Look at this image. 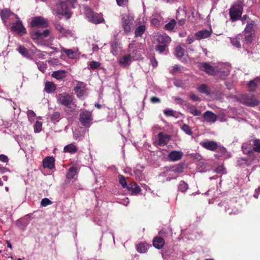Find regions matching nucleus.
Listing matches in <instances>:
<instances>
[{
    "label": "nucleus",
    "mask_w": 260,
    "mask_h": 260,
    "mask_svg": "<svg viewBox=\"0 0 260 260\" xmlns=\"http://www.w3.org/2000/svg\"><path fill=\"white\" fill-rule=\"evenodd\" d=\"M84 13L89 21L94 24H99L104 22L105 20L101 14L93 12L87 6H84Z\"/></svg>",
    "instance_id": "f257e3e1"
},
{
    "label": "nucleus",
    "mask_w": 260,
    "mask_h": 260,
    "mask_svg": "<svg viewBox=\"0 0 260 260\" xmlns=\"http://www.w3.org/2000/svg\"><path fill=\"white\" fill-rule=\"evenodd\" d=\"M239 101L244 105L249 107H254L259 104L257 99L253 94H244L239 98Z\"/></svg>",
    "instance_id": "f03ea898"
},
{
    "label": "nucleus",
    "mask_w": 260,
    "mask_h": 260,
    "mask_svg": "<svg viewBox=\"0 0 260 260\" xmlns=\"http://www.w3.org/2000/svg\"><path fill=\"white\" fill-rule=\"evenodd\" d=\"M92 114L90 111L85 110L81 112L79 114V120L82 125L86 128L90 126L92 123Z\"/></svg>",
    "instance_id": "7ed1b4c3"
},
{
    "label": "nucleus",
    "mask_w": 260,
    "mask_h": 260,
    "mask_svg": "<svg viewBox=\"0 0 260 260\" xmlns=\"http://www.w3.org/2000/svg\"><path fill=\"white\" fill-rule=\"evenodd\" d=\"M221 208L220 211L222 209H224L225 212L229 215H236L239 212V211L234 205V203L232 201H224L220 202L218 205Z\"/></svg>",
    "instance_id": "20e7f679"
},
{
    "label": "nucleus",
    "mask_w": 260,
    "mask_h": 260,
    "mask_svg": "<svg viewBox=\"0 0 260 260\" xmlns=\"http://www.w3.org/2000/svg\"><path fill=\"white\" fill-rule=\"evenodd\" d=\"M71 7H73V5L70 6L64 1H60L56 9V13L58 15L64 16L67 19H69L71 16L70 12V8Z\"/></svg>",
    "instance_id": "39448f33"
},
{
    "label": "nucleus",
    "mask_w": 260,
    "mask_h": 260,
    "mask_svg": "<svg viewBox=\"0 0 260 260\" xmlns=\"http://www.w3.org/2000/svg\"><path fill=\"white\" fill-rule=\"evenodd\" d=\"M57 99L58 103L68 108H71V105H74L73 96L67 92L58 94Z\"/></svg>",
    "instance_id": "423d86ee"
},
{
    "label": "nucleus",
    "mask_w": 260,
    "mask_h": 260,
    "mask_svg": "<svg viewBox=\"0 0 260 260\" xmlns=\"http://www.w3.org/2000/svg\"><path fill=\"white\" fill-rule=\"evenodd\" d=\"M243 7L240 4H235L230 10V16L232 21L239 19L242 15Z\"/></svg>",
    "instance_id": "0eeeda50"
},
{
    "label": "nucleus",
    "mask_w": 260,
    "mask_h": 260,
    "mask_svg": "<svg viewBox=\"0 0 260 260\" xmlns=\"http://www.w3.org/2000/svg\"><path fill=\"white\" fill-rule=\"evenodd\" d=\"M121 24L124 33L128 34L131 31V25L133 24V19L129 15L123 14L121 15Z\"/></svg>",
    "instance_id": "6e6552de"
},
{
    "label": "nucleus",
    "mask_w": 260,
    "mask_h": 260,
    "mask_svg": "<svg viewBox=\"0 0 260 260\" xmlns=\"http://www.w3.org/2000/svg\"><path fill=\"white\" fill-rule=\"evenodd\" d=\"M200 69L210 76H216L218 71L217 69L210 65L208 62H203L200 63Z\"/></svg>",
    "instance_id": "1a4fd4ad"
},
{
    "label": "nucleus",
    "mask_w": 260,
    "mask_h": 260,
    "mask_svg": "<svg viewBox=\"0 0 260 260\" xmlns=\"http://www.w3.org/2000/svg\"><path fill=\"white\" fill-rule=\"evenodd\" d=\"M31 26L33 27H47L48 26L47 20L42 17H34L31 21Z\"/></svg>",
    "instance_id": "9d476101"
},
{
    "label": "nucleus",
    "mask_w": 260,
    "mask_h": 260,
    "mask_svg": "<svg viewBox=\"0 0 260 260\" xmlns=\"http://www.w3.org/2000/svg\"><path fill=\"white\" fill-rule=\"evenodd\" d=\"M50 31L49 29L37 30L31 33V37L33 40L43 39L49 36Z\"/></svg>",
    "instance_id": "9b49d317"
},
{
    "label": "nucleus",
    "mask_w": 260,
    "mask_h": 260,
    "mask_svg": "<svg viewBox=\"0 0 260 260\" xmlns=\"http://www.w3.org/2000/svg\"><path fill=\"white\" fill-rule=\"evenodd\" d=\"M11 29L21 36L24 35L26 32V29L23 26L21 21L19 19L13 24L11 26Z\"/></svg>",
    "instance_id": "f8f14e48"
},
{
    "label": "nucleus",
    "mask_w": 260,
    "mask_h": 260,
    "mask_svg": "<svg viewBox=\"0 0 260 260\" xmlns=\"http://www.w3.org/2000/svg\"><path fill=\"white\" fill-rule=\"evenodd\" d=\"M171 136L160 132L157 135V141L155 142L157 145L163 146L166 145L170 140Z\"/></svg>",
    "instance_id": "ddd939ff"
},
{
    "label": "nucleus",
    "mask_w": 260,
    "mask_h": 260,
    "mask_svg": "<svg viewBox=\"0 0 260 260\" xmlns=\"http://www.w3.org/2000/svg\"><path fill=\"white\" fill-rule=\"evenodd\" d=\"M200 145L204 148L212 151H216L218 148L217 142L213 141L201 142Z\"/></svg>",
    "instance_id": "4468645a"
},
{
    "label": "nucleus",
    "mask_w": 260,
    "mask_h": 260,
    "mask_svg": "<svg viewBox=\"0 0 260 260\" xmlns=\"http://www.w3.org/2000/svg\"><path fill=\"white\" fill-rule=\"evenodd\" d=\"M12 15H14L15 16L17 19H18L17 15L14 14L12 11H10L9 9H4L0 12V16L1 17L4 23H6L7 20L9 18V17Z\"/></svg>",
    "instance_id": "2eb2a0df"
},
{
    "label": "nucleus",
    "mask_w": 260,
    "mask_h": 260,
    "mask_svg": "<svg viewBox=\"0 0 260 260\" xmlns=\"http://www.w3.org/2000/svg\"><path fill=\"white\" fill-rule=\"evenodd\" d=\"M54 158L51 156L46 157L43 161V166L44 168H47L52 169L54 167Z\"/></svg>",
    "instance_id": "dca6fc26"
},
{
    "label": "nucleus",
    "mask_w": 260,
    "mask_h": 260,
    "mask_svg": "<svg viewBox=\"0 0 260 260\" xmlns=\"http://www.w3.org/2000/svg\"><path fill=\"white\" fill-rule=\"evenodd\" d=\"M203 117L208 122H215L217 119V116L210 111H207L203 114Z\"/></svg>",
    "instance_id": "f3484780"
},
{
    "label": "nucleus",
    "mask_w": 260,
    "mask_h": 260,
    "mask_svg": "<svg viewBox=\"0 0 260 260\" xmlns=\"http://www.w3.org/2000/svg\"><path fill=\"white\" fill-rule=\"evenodd\" d=\"M212 30L204 29L197 32L195 34L197 39L201 40L209 37L211 35Z\"/></svg>",
    "instance_id": "a211bd4d"
},
{
    "label": "nucleus",
    "mask_w": 260,
    "mask_h": 260,
    "mask_svg": "<svg viewBox=\"0 0 260 260\" xmlns=\"http://www.w3.org/2000/svg\"><path fill=\"white\" fill-rule=\"evenodd\" d=\"M258 82H260V77H256L254 79L250 80L248 83L249 91L254 92L256 90Z\"/></svg>",
    "instance_id": "6ab92c4d"
},
{
    "label": "nucleus",
    "mask_w": 260,
    "mask_h": 260,
    "mask_svg": "<svg viewBox=\"0 0 260 260\" xmlns=\"http://www.w3.org/2000/svg\"><path fill=\"white\" fill-rule=\"evenodd\" d=\"M74 91L78 97L82 96L85 92V86L84 85V83L81 82L78 84L77 86L75 87Z\"/></svg>",
    "instance_id": "aec40b11"
},
{
    "label": "nucleus",
    "mask_w": 260,
    "mask_h": 260,
    "mask_svg": "<svg viewBox=\"0 0 260 260\" xmlns=\"http://www.w3.org/2000/svg\"><path fill=\"white\" fill-rule=\"evenodd\" d=\"M56 89V85L50 81H47L45 84L44 90L48 93L54 92Z\"/></svg>",
    "instance_id": "412c9836"
},
{
    "label": "nucleus",
    "mask_w": 260,
    "mask_h": 260,
    "mask_svg": "<svg viewBox=\"0 0 260 260\" xmlns=\"http://www.w3.org/2000/svg\"><path fill=\"white\" fill-rule=\"evenodd\" d=\"M19 52L24 57L29 59H32V55L29 50H28L24 46H20L18 49Z\"/></svg>",
    "instance_id": "4be33fe9"
},
{
    "label": "nucleus",
    "mask_w": 260,
    "mask_h": 260,
    "mask_svg": "<svg viewBox=\"0 0 260 260\" xmlns=\"http://www.w3.org/2000/svg\"><path fill=\"white\" fill-rule=\"evenodd\" d=\"M153 245L157 249H160L165 245V241L161 237H155L153 240Z\"/></svg>",
    "instance_id": "5701e85b"
},
{
    "label": "nucleus",
    "mask_w": 260,
    "mask_h": 260,
    "mask_svg": "<svg viewBox=\"0 0 260 260\" xmlns=\"http://www.w3.org/2000/svg\"><path fill=\"white\" fill-rule=\"evenodd\" d=\"M131 61V55L128 54L121 57L119 60V63L123 67H126L129 65Z\"/></svg>",
    "instance_id": "b1692460"
},
{
    "label": "nucleus",
    "mask_w": 260,
    "mask_h": 260,
    "mask_svg": "<svg viewBox=\"0 0 260 260\" xmlns=\"http://www.w3.org/2000/svg\"><path fill=\"white\" fill-rule=\"evenodd\" d=\"M129 191H132V194H137L141 191V189L136 183H131L128 184L127 188Z\"/></svg>",
    "instance_id": "393cba45"
},
{
    "label": "nucleus",
    "mask_w": 260,
    "mask_h": 260,
    "mask_svg": "<svg viewBox=\"0 0 260 260\" xmlns=\"http://www.w3.org/2000/svg\"><path fill=\"white\" fill-rule=\"evenodd\" d=\"M231 42L232 45L238 48H241L240 41L243 39V35H238L236 37L231 38Z\"/></svg>",
    "instance_id": "a878e982"
},
{
    "label": "nucleus",
    "mask_w": 260,
    "mask_h": 260,
    "mask_svg": "<svg viewBox=\"0 0 260 260\" xmlns=\"http://www.w3.org/2000/svg\"><path fill=\"white\" fill-rule=\"evenodd\" d=\"M169 175L172 176L171 178H176L179 176V166H173L168 171Z\"/></svg>",
    "instance_id": "bb28decb"
},
{
    "label": "nucleus",
    "mask_w": 260,
    "mask_h": 260,
    "mask_svg": "<svg viewBox=\"0 0 260 260\" xmlns=\"http://www.w3.org/2000/svg\"><path fill=\"white\" fill-rule=\"evenodd\" d=\"M66 72L64 70L54 71L52 74V77L57 80H60L66 77Z\"/></svg>",
    "instance_id": "cd10ccee"
},
{
    "label": "nucleus",
    "mask_w": 260,
    "mask_h": 260,
    "mask_svg": "<svg viewBox=\"0 0 260 260\" xmlns=\"http://www.w3.org/2000/svg\"><path fill=\"white\" fill-rule=\"evenodd\" d=\"M198 91L201 93L209 95L211 94V90L208 88L207 85L205 84H202L198 87Z\"/></svg>",
    "instance_id": "c85d7f7f"
},
{
    "label": "nucleus",
    "mask_w": 260,
    "mask_h": 260,
    "mask_svg": "<svg viewBox=\"0 0 260 260\" xmlns=\"http://www.w3.org/2000/svg\"><path fill=\"white\" fill-rule=\"evenodd\" d=\"M77 150V148L73 144L67 145L63 148L64 152H69L70 153H75Z\"/></svg>",
    "instance_id": "c756f323"
},
{
    "label": "nucleus",
    "mask_w": 260,
    "mask_h": 260,
    "mask_svg": "<svg viewBox=\"0 0 260 260\" xmlns=\"http://www.w3.org/2000/svg\"><path fill=\"white\" fill-rule=\"evenodd\" d=\"M77 174V168L75 167L70 168L67 174V178L69 179H74Z\"/></svg>",
    "instance_id": "7c9ffc66"
},
{
    "label": "nucleus",
    "mask_w": 260,
    "mask_h": 260,
    "mask_svg": "<svg viewBox=\"0 0 260 260\" xmlns=\"http://www.w3.org/2000/svg\"><path fill=\"white\" fill-rule=\"evenodd\" d=\"M158 42L159 43L163 45H166L171 41V38L166 35H160L157 38Z\"/></svg>",
    "instance_id": "2f4dec72"
},
{
    "label": "nucleus",
    "mask_w": 260,
    "mask_h": 260,
    "mask_svg": "<svg viewBox=\"0 0 260 260\" xmlns=\"http://www.w3.org/2000/svg\"><path fill=\"white\" fill-rule=\"evenodd\" d=\"M54 26L57 30L63 35L70 33V31L64 28L58 22H55Z\"/></svg>",
    "instance_id": "473e14b6"
},
{
    "label": "nucleus",
    "mask_w": 260,
    "mask_h": 260,
    "mask_svg": "<svg viewBox=\"0 0 260 260\" xmlns=\"http://www.w3.org/2000/svg\"><path fill=\"white\" fill-rule=\"evenodd\" d=\"M146 26L145 25H141L136 28L135 36L136 37H141L145 32Z\"/></svg>",
    "instance_id": "72a5a7b5"
},
{
    "label": "nucleus",
    "mask_w": 260,
    "mask_h": 260,
    "mask_svg": "<svg viewBox=\"0 0 260 260\" xmlns=\"http://www.w3.org/2000/svg\"><path fill=\"white\" fill-rule=\"evenodd\" d=\"M252 151L260 153V140L255 139L253 140Z\"/></svg>",
    "instance_id": "f704fd0d"
},
{
    "label": "nucleus",
    "mask_w": 260,
    "mask_h": 260,
    "mask_svg": "<svg viewBox=\"0 0 260 260\" xmlns=\"http://www.w3.org/2000/svg\"><path fill=\"white\" fill-rule=\"evenodd\" d=\"M61 50V51L65 53L69 57H70L71 58H75L76 52L74 51H73L72 49H66L63 47H62Z\"/></svg>",
    "instance_id": "c9c22d12"
},
{
    "label": "nucleus",
    "mask_w": 260,
    "mask_h": 260,
    "mask_svg": "<svg viewBox=\"0 0 260 260\" xmlns=\"http://www.w3.org/2000/svg\"><path fill=\"white\" fill-rule=\"evenodd\" d=\"M176 25V22L174 19L171 20L164 26V28L167 30H172Z\"/></svg>",
    "instance_id": "e433bc0d"
},
{
    "label": "nucleus",
    "mask_w": 260,
    "mask_h": 260,
    "mask_svg": "<svg viewBox=\"0 0 260 260\" xmlns=\"http://www.w3.org/2000/svg\"><path fill=\"white\" fill-rule=\"evenodd\" d=\"M244 41H245L246 43L249 44L252 42L253 38L254 36V34H252L251 32H244Z\"/></svg>",
    "instance_id": "4c0bfd02"
},
{
    "label": "nucleus",
    "mask_w": 260,
    "mask_h": 260,
    "mask_svg": "<svg viewBox=\"0 0 260 260\" xmlns=\"http://www.w3.org/2000/svg\"><path fill=\"white\" fill-rule=\"evenodd\" d=\"M187 111L193 116H199L201 114V112L197 109L194 106H188L187 107Z\"/></svg>",
    "instance_id": "58836bf2"
},
{
    "label": "nucleus",
    "mask_w": 260,
    "mask_h": 260,
    "mask_svg": "<svg viewBox=\"0 0 260 260\" xmlns=\"http://www.w3.org/2000/svg\"><path fill=\"white\" fill-rule=\"evenodd\" d=\"M119 183L123 188H127L128 184H127L125 178L121 175L118 176Z\"/></svg>",
    "instance_id": "ea45409f"
},
{
    "label": "nucleus",
    "mask_w": 260,
    "mask_h": 260,
    "mask_svg": "<svg viewBox=\"0 0 260 260\" xmlns=\"http://www.w3.org/2000/svg\"><path fill=\"white\" fill-rule=\"evenodd\" d=\"M169 159L173 161L179 159V151H174L170 153L169 154Z\"/></svg>",
    "instance_id": "a19ab883"
},
{
    "label": "nucleus",
    "mask_w": 260,
    "mask_h": 260,
    "mask_svg": "<svg viewBox=\"0 0 260 260\" xmlns=\"http://www.w3.org/2000/svg\"><path fill=\"white\" fill-rule=\"evenodd\" d=\"M137 250L140 253H145L147 250V246L143 243H140L137 246Z\"/></svg>",
    "instance_id": "79ce46f5"
},
{
    "label": "nucleus",
    "mask_w": 260,
    "mask_h": 260,
    "mask_svg": "<svg viewBox=\"0 0 260 260\" xmlns=\"http://www.w3.org/2000/svg\"><path fill=\"white\" fill-rule=\"evenodd\" d=\"M181 129L184 131L187 135L191 136L192 135V132L190 127L187 124H184L181 127Z\"/></svg>",
    "instance_id": "37998d69"
},
{
    "label": "nucleus",
    "mask_w": 260,
    "mask_h": 260,
    "mask_svg": "<svg viewBox=\"0 0 260 260\" xmlns=\"http://www.w3.org/2000/svg\"><path fill=\"white\" fill-rule=\"evenodd\" d=\"M254 30L253 28V24L252 23L247 24L244 29V32H251L252 34H254Z\"/></svg>",
    "instance_id": "c03bdc74"
},
{
    "label": "nucleus",
    "mask_w": 260,
    "mask_h": 260,
    "mask_svg": "<svg viewBox=\"0 0 260 260\" xmlns=\"http://www.w3.org/2000/svg\"><path fill=\"white\" fill-rule=\"evenodd\" d=\"M188 188V184L183 181H180V191L183 192Z\"/></svg>",
    "instance_id": "a18cd8bd"
},
{
    "label": "nucleus",
    "mask_w": 260,
    "mask_h": 260,
    "mask_svg": "<svg viewBox=\"0 0 260 260\" xmlns=\"http://www.w3.org/2000/svg\"><path fill=\"white\" fill-rule=\"evenodd\" d=\"M52 202L48 198H44L41 201V205L43 207H46L52 204Z\"/></svg>",
    "instance_id": "49530a36"
},
{
    "label": "nucleus",
    "mask_w": 260,
    "mask_h": 260,
    "mask_svg": "<svg viewBox=\"0 0 260 260\" xmlns=\"http://www.w3.org/2000/svg\"><path fill=\"white\" fill-rule=\"evenodd\" d=\"M242 148L244 152L249 153L252 152V148L247 143L243 144Z\"/></svg>",
    "instance_id": "de8ad7c7"
},
{
    "label": "nucleus",
    "mask_w": 260,
    "mask_h": 260,
    "mask_svg": "<svg viewBox=\"0 0 260 260\" xmlns=\"http://www.w3.org/2000/svg\"><path fill=\"white\" fill-rule=\"evenodd\" d=\"M89 66L92 70H95L101 66V63L95 61H92L90 62Z\"/></svg>",
    "instance_id": "09e8293b"
},
{
    "label": "nucleus",
    "mask_w": 260,
    "mask_h": 260,
    "mask_svg": "<svg viewBox=\"0 0 260 260\" xmlns=\"http://www.w3.org/2000/svg\"><path fill=\"white\" fill-rule=\"evenodd\" d=\"M42 122L37 121L35 124V131L36 133H39L42 130Z\"/></svg>",
    "instance_id": "8fccbe9b"
},
{
    "label": "nucleus",
    "mask_w": 260,
    "mask_h": 260,
    "mask_svg": "<svg viewBox=\"0 0 260 260\" xmlns=\"http://www.w3.org/2000/svg\"><path fill=\"white\" fill-rule=\"evenodd\" d=\"M166 48V45L159 44L156 46L155 49L159 53H161L164 52Z\"/></svg>",
    "instance_id": "3c124183"
},
{
    "label": "nucleus",
    "mask_w": 260,
    "mask_h": 260,
    "mask_svg": "<svg viewBox=\"0 0 260 260\" xmlns=\"http://www.w3.org/2000/svg\"><path fill=\"white\" fill-rule=\"evenodd\" d=\"M39 70L44 73L46 69V64L42 62H38L37 63Z\"/></svg>",
    "instance_id": "603ef678"
},
{
    "label": "nucleus",
    "mask_w": 260,
    "mask_h": 260,
    "mask_svg": "<svg viewBox=\"0 0 260 260\" xmlns=\"http://www.w3.org/2000/svg\"><path fill=\"white\" fill-rule=\"evenodd\" d=\"M60 117V113L58 112H54L51 116L52 120L58 121Z\"/></svg>",
    "instance_id": "864d4df0"
},
{
    "label": "nucleus",
    "mask_w": 260,
    "mask_h": 260,
    "mask_svg": "<svg viewBox=\"0 0 260 260\" xmlns=\"http://www.w3.org/2000/svg\"><path fill=\"white\" fill-rule=\"evenodd\" d=\"M151 23L155 27H158L160 25V20L157 18H153L151 20Z\"/></svg>",
    "instance_id": "5fc2aeb1"
},
{
    "label": "nucleus",
    "mask_w": 260,
    "mask_h": 260,
    "mask_svg": "<svg viewBox=\"0 0 260 260\" xmlns=\"http://www.w3.org/2000/svg\"><path fill=\"white\" fill-rule=\"evenodd\" d=\"M224 170H225V168H224V167L223 166H219L216 168L215 172L217 173L223 174V173H224Z\"/></svg>",
    "instance_id": "6e6d98bb"
},
{
    "label": "nucleus",
    "mask_w": 260,
    "mask_h": 260,
    "mask_svg": "<svg viewBox=\"0 0 260 260\" xmlns=\"http://www.w3.org/2000/svg\"><path fill=\"white\" fill-rule=\"evenodd\" d=\"M170 229L169 228L165 229L162 228L159 232V234L162 236H165L169 232H170Z\"/></svg>",
    "instance_id": "4d7b16f0"
},
{
    "label": "nucleus",
    "mask_w": 260,
    "mask_h": 260,
    "mask_svg": "<svg viewBox=\"0 0 260 260\" xmlns=\"http://www.w3.org/2000/svg\"><path fill=\"white\" fill-rule=\"evenodd\" d=\"M179 71V66L177 64H176L173 68L170 70V73L174 75L176 74Z\"/></svg>",
    "instance_id": "13d9d810"
},
{
    "label": "nucleus",
    "mask_w": 260,
    "mask_h": 260,
    "mask_svg": "<svg viewBox=\"0 0 260 260\" xmlns=\"http://www.w3.org/2000/svg\"><path fill=\"white\" fill-rule=\"evenodd\" d=\"M190 99L193 100V101H200L201 99L197 95H195L194 94L191 93L189 95Z\"/></svg>",
    "instance_id": "bf43d9fd"
},
{
    "label": "nucleus",
    "mask_w": 260,
    "mask_h": 260,
    "mask_svg": "<svg viewBox=\"0 0 260 260\" xmlns=\"http://www.w3.org/2000/svg\"><path fill=\"white\" fill-rule=\"evenodd\" d=\"M164 113L166 116H174V111L172 110H165L164 111Z\"/></svg>",
    "instance_id": "052dcab7"
},
{
    "label": "nucleus",
    "mask_w": 260,
    "mask_h": 260,
    "mask_svg": "<svg viewBox=\"0 0 260 260\" xmlns=\"http://www.w3.org/2000/svg\"><path fill=\"white\" fill-rule=\"evenodd\" d=\"M0 160L3 162H7L8 161V158L5 155L1 154L0 155Z\"/></svg>",
    "instance_id": "680f3d73"
},
{
    "label": "nucleus",
    "mask_w": 260,
    "mask_h": 260,
    "mask_svg": "<svg viewBox=\"0 0 260 260\" xmlns=\"http://www.w3.org/2000/svg\"><path fill=\"white\" fill-rule=\"evenodd\" d=\"M150 101L153 103H157L160 102V99L156 96H153L151 98Z\"/></svg>",
    "instance_id": "e2e57ef3"
},
{
    "label": "nucleus",
    "mask_w": 260,
    "mask_h": 260,
    "mask_svg": "<svg viewBox=\"0 0 260 260\" xmlns=\"http://www.w3.org/2000/svg\"><path fill=\"white\" fill-rule=\"evenodd\" d=\"M61 1H64L66 3H68V5L70 6H73L74 3L76 2V0H59Z\"/></svg>",
    "instance_id": "0e129e2a"
},
{
    "label": "nucleus",
    "mask_w": 260,
    "mask_h": 260,
    "mask_svg": "<svg viewBox=\"0 0 260 260\" xmlns=\"http://www.w3.org/2000/svg\"><path fill=\"white\" fill-rule=\"evenodd\" d=\"M218 150L222 154H224L226 151V149L223 146H218Z\"/></svg>",
    "instance_id": "69168bd1"
},
{
    "label": "nucleus",
    "mask_w": 260,
    "mask_h": 260,
    "mask_svg": "<svg viewBox=\"0 0 260 260\" xmlns=\"http://www.w3.org/2000/svg\"><path fill=\"white\" fill-rule=\"evenodd\" d=\"M28 117H34L36 116L35 113L32 110H28L27 112Z\"/></svg>",
    "instance_id": "338daca9"
},
{
    "label": "nucleus",
    "mask_w": 260,
    "mask_h": 260,
    "mask_svg": "<svg viewBox=\"0 0 260 260\" xmlns=\"http://www.w3.org/2000/svg\"><path fill=\"white\" fill-rule=\"evenodd\" d=\"M0 172L2 173H4L6 172H9V170L6 168L0 166Z\"/></svg>",
    "instance_id": "774afa93"
}]
</instances>
